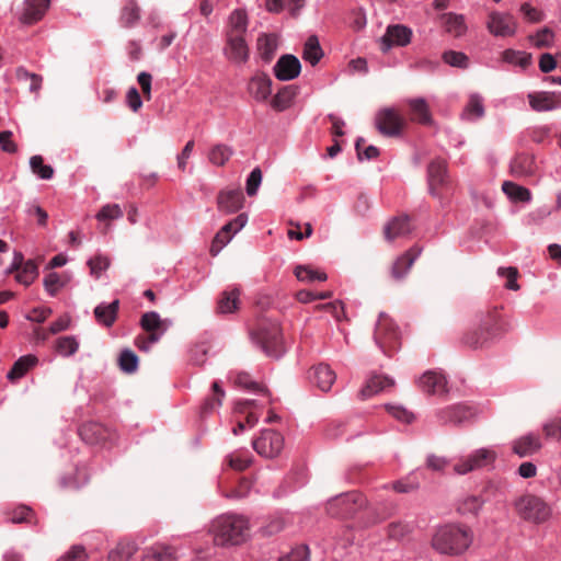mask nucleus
<instances>
[{"mask_svg": "<svg viewBox=\"0 0 561 561\" xmlns=\"http://www.w3.org/2000/svg\"><path fill=\"white\" fill-rule=\"evenodd\" d=\"M16 272L15 278L19 283L28 286L38 276V267L34 261L23 262L22 253H15L14 260L9 268V273Z\"/></svg>", "mask_w": 561, "mask_h": 561, "instance_id": "nucleus-13", "label": "nucleus"}, {"mask_svg": "<svg viewBox=\"0 0 561 561\" xmlns=\"http://www.w3.org/2000/svg\"><path fill=\"white\" fill-rule=\"evenodd\" d=\"M323 57V50L316 35H311L305 43L302 58L312 66L317 65Z\"/></svg>", "mask_w": 561, "mask_h": 561, "instance_id": "nucleus-38", "label": "nucleus"}, {"mask_svg": "<svg viewBox=\"0 0 561 561\" xmlns=\"http://www.w3.org/2000/svg\"><path fill=\"white\" fill-rule=\"evenodd\" d=\"M472 415V409L463 404L445 408L438 413V416L443 423L451 424H461L470 420Z\"/></svg>", "mask_w": 561, "mask_h": 561, "instance_id": "nucleus-25", "label": "nucleus"}, {"mask_svg": "<svg viewBox=\"0 0 561 561\" xmlns=\"http://www.w3.org/2000/svg\"><path fill=\"white\" fill-rule=\"evenodd\" d=\"M79 435L87 444H99L107 438V430L96 422H88L79 427Z\"/></svg>", "mask_w": 561, "mask_h": 561, "instance_id": "nucleus-27", "label": "nucleus"}, {"mask_svg": "<svg viewBox=\"0 0 561 561\" xmlns=\"http://www.w3.org/2000/svg\"><path fill=\"white\" fill-rule=\"evenodd\" d=\"M420 388L428 394H443L447 391V380L438 371L428 370L419 379Z\"/></svg>", "mask_w": 561, "mask_h": 561, "instance_id": "nucleus-18", "label": "nucleus"}, {"mask_svg": "<svg viewBox=\"0 0 561 561\" xmlns=\"http://www.w3.org/2000/svg\"><path fill=\"white\" fill-rule=\"evenodd\" d=\"M145 559L153 561H175L174 549L170 546L154 545L146 550Z\"/></svg>", "mask_w": 561, "mask_h": 561, "instance_id": "nucleus-40", "label": "nucleus"}, {"mask_svg": "<svg viewBox=\"0 0 561 561\" xmlns=\"http://www.w3.org/2000/svg\"><path fill=\"white\" fill-rule=\"evenodd\" d=\"M488 30L495 36H510L515 32V21L512 15L492 12L486 23Z\"/></svg>", "mask_w": 561, "mask_h": 561, "instance_id": "nucleus-15", "label": "nucleus"}, {"mask_svg": "<svg viewBox=\"0 0 561 561\" xmlns=\"http://www.w3.org/2000/svg\"><path fill=\"white\" fill-rule=\"evenodd\" d=\"M140 325L148 333V336H138L136 339V345L140 350L147 351L150 345L157 343L161 335L167 331L168 321L162 320L157 312L150 311L141 316Z\"/></svg>", "mask_w": 561, "mask_h": 561, "instance_id": "nucleus-7", "label": "nucleus"}, {"mask_svg": "<svg viewBox=\"0 0 561 561\" xmlns=\"http://www.w3.org/2000/svg\"><path fill=\"white\" fill-rule=\"evenodd\" d=\"M496 459V453L493 449L480 448L472 454L460 458L454 465V472L457 474H467L491 466Z\"/></svg>", "mask_w": 561, "mask_h": 561, "instance_id": "nucleus-8", "label": "nucleus"}, {"mask_svg": "<svg viewBox=\"0 0 561 561\" xmlns=\"http://www.w3.org/2000/svg\"><path fill=\"white\" fill-rule=\"evenodd\" d=\"M30 165L32 171L43 180H49L54 175V169L48 164H44L42 156H33L30 160Z\"/></svg>", "mask_w": 561, "mask_h": 561, "instance_id": "nucleus-47", "label": "nucleus"}, {"mask_svg": "<svg viewBox=\"0 0 561 561\" xmlns=\"http://www.w3.org/2000/svg\"><path fill=\"white\" fill-rule=\"evenodd\" d=\"M118 306V300H114L108 305L101 304L96 306L94 309V316L98 322L105 327H111L116 320Z\"/></svg>", "mask_w": 561, "mask_h": 561, "instance_id": "nucleus-35", "label": "nucleus"}, {"mask_svg": "<svg viewBox=\"0 0 561 561\" xmlns=\"http://www.w3.org/2000/svg\"><path fill=\"white\" fill-rule=\"evenodd\" d=\"M123 216V210L117 204L104 205L96 214V219L100 221L117 219Z\"/></svg>", "mask_w": 561, "mask_h": 561, "instance_id": "nucleus-57", "label": "nucleus"}, {"mask_svg": "<svg viewBox=\"0 0 561 561\" xmlns=\"http://www.w3.org/2000/svg\"><path fill=\"white\" fill-rule=\"evenodd\" d=\"M551 514V507L541 497L528 496V523L545 524Z\"/></svg>", "mask_w": 561, "mask_h": 561, "instance_id": "nucleus-20", "label": "nucleus"}, {"mask_svg": "<svg viewBox=\"0 0 561 561\" xmlns=\"http://www.w3.org/2000/svg\"><path fill=\"white\" fill-rule=\"evenodd\" d=\"M232 156V149L226 145H216L214 146L209 153L208 159L209 161L218 167H222L226 164V162L230 159Z\"/></svg>", "mask_w": 561, "mask_h": 561, "instance_id": "nucleus-43", "label": "nucleus"}, {"mask_svg": "<svg viewBox=\"0 0 561 561\" xmlns=\"http://www.w3.org/2000/svg\"><path fill=\"white\" fill-rule=\"evenodd\" d=\"M254 340L268 356L279 357L284 353L282 332L277 323H262L254 333Z\"/></svg>", "mask_w": 561, "mask_h": 561, "instance_id": "nucleus-6", "label": "nucleus"}, {"mask_svg": "<svg viewBox=\"0 0 561 561\" xmlns=\"http://www.w3.org/2000/svg\"><path fill=\"white\" fill-rule=\"evenodd\" d=\"M244 196L240 188L224 190L217 196V206L220 211L232 214L243 207Z\"/></svg>", "mask_w": 561, "mask_h": 561, "instance_id": "nucleus-16", "label": "nucleus"}, {"mask_svg": "<svg viewBox=\"0 0 561 561\" xmlns=\"http://www.w3.org/2000/svg\"><path fill=\"white\" fill-rule=\"evenodd\" d=\"M137 546L133 541H121L108 552L107 561H129L137 552Z\"/></svg>", "mask_w": 561, "mask_h": 561, "instance_id": "nucleus-37", "label": "nucleus"}, {"mask_svg": "<svg viewBox=\"0 0 561 561\" xmlns=\"http://www.w3.org/2000/svg\"><path fill=\"white\" fill-rule=\"evenodd\" d=\"M420 253L421 249L417 247H413L410 250H408L404 254L399 256L392 265L391 276L396 280H401L407 275L409 270L412 267L414 261L417 259Z\"/></svg>", "mask_w": 561, "mask_h": 561, "instance_id": "nucleus-24", "label": "nucleus"}, {"mask_svg": "<svg viewBox=\"0 0 561 561\" xmlns=\"http://www.w3.org/2000/svg\"><path fill=\"white\" fill-rule=\"evenodd\" d=\"M472 529L463 524L449 523L438 526L432 534L430 546L440 556H463L473 543Z\"/></svg>", "mask_w": 561, "mask_h": 561, "instance_id": "nucleus-1", "label": "nucleus"}, {"mask_svg": "<svg viewBox=\"0 0 561 561\" xmlns=\"http://www.w3.org/2000/svg\"><path fill=\"white\" fill-rule=\"evenodd\" d=\"M254 403V400H243L237 402L234 407L237 413H247L245 423L249 426H254L259 421V416L255 413L249 412V409H251Z\"/></svg>", "mask_w": 561, "mask_h": 561, "instance_id": "nucleus-54", "label": "nucleus"}, {"mask_svg": "<svg viewBox=\"0 0 561 561\" xmlns=\"http://www.w3.org/2000/svg\"><path fill=\"white\" fill-rule=\"evenodd\" d=\"M9 519H10V522H12L14 524H19V523H28V524L36 523L32 508H30V507H27L25 505H21V506L14 508L9 514Z\"/></svg>", "mask_w": 561, "mask_h": 561, "instance_id": "nucleus-48", "label": "nucleus"}, {"mask_svg": "<svg viewBox=\"0 0 561 561\" xmlns=\"http://www.w3.org/2000/svg\"><path fill=\"white\" fill-rule=\"evenodd\" d=\"M79 344L73 336H62L56 342V351L62 356H71L78 351Z\"/></svg>", "mask_w": 561, "mask_h": 561, "instance_id": "nucleus-51", "label": "nucleus"}, {"mask_svg": "<svg viewBox=\"0 0 561 561\" xmlns=\"http://www.w3.org/2000/svg\"><path fill=\"white\" fill-rule=\"evenodd\" d=\"M279 561H309V549L307 546H298L282 557Z\"/></svg>", "mask_w": 561, "mask_h": 561, "instance_id": "nucleus-64", "label": "nucleus"}, {"mask_svg": "<svg viewBox=\"0 0 561 561\" xmlns=\"http://www.w3.org/2000/svg\"><path fill=\"white\" fill-rule=\"evenodd\" d=\"M248 28V16L243 10H234L229 16L227 37L243 36Z\"/></svg>", "mask_w": 561, "mask_h": 561, "instance_id": "nucleus-31", "label": "nucleus"}, {"mask_svg": "<svg viewBox=\"0 0 561 561\" xmlns=\"http://www.w3.org/2000/svg\"><path fill=\"white\" fill-rule=\"evenodd\" d=\"M427 179L430 192L433 196L439 197V190L448 185L447 162L436 158L427 167Z\"/></svg>", "mask_w": 561, "mask_h": 561, "instance_id": "nucleus-11", "label": "nucleus"}, {"mask_svg": "<svg viewBox=\"0 0 561 561\" xmlns=\"http://www.w3.org/2000/svg\"><path fill=\"white\" fill-rule=\"evenodd\" d=\"M446 31L456 36L459 37L466 32V24L462 15H457L449 13L446 15Z\"/></svg>", "mask_w": 561, "mask_h": 561, "instance_id": "nucleus-46", "label": "nucleus"}, {"mask_svg": "<svg viewBox=\"0 0 561 561\" xmlns=\"http://www.w3.org/2000/svg\"><path fill=\"white\" fill-rule=\"evenodd\" d=\"M412 31L401 24L389 25L381 37L380 49L388 51L392 46H407L411 42Z\"/></svg>", "mask_w": 561, "mask_h": 561, "instance_id": "nucleus-12", "label": "nucleus"}, {"mask_svg": "<svg viewBox=\"0 0 561 561\" xmlns=\"http://www.w3.org/2000/svg\"><path fill=\"white\" fill-rule=\"evenodd\" d=\"M503 192L513 202H525L526 201V188L517 185L514 182L505 181L502 184Z\"/></svg>", "mask_w": 561, "mask_h": 561, "instance_id": "nucleus-50", "label": "nucleus"}, {"mask_svg": "<svg viewBox=\"0 0 561 561\" xmlns=\"http://www.w3.org/2000/svg\"><path fill=\"white\" fill-rule=\"evenodd\" d=\"M284 446L283 436L273 430H265L261 436L253 440L254 450L267 458H273L279 455Z\"/></svg>", "mask_w": 561, "mask_h": 561, "instance_id": "nucleus-10", "label": "nucleus"}, {"mask_svg": "<svg viewBox=\"0 0 561 561\" xmlns=\"http://www.w3.org/2000/svg\"><path fill=\"white\" fill-rule=\"evenodd\" d=\"M213 389V397L206 399L202 407V413L207 414L209 412H213L218 407L221 405L222 398L225 397V391L221 389L219 383L215 381L211 386Z\"/></svg>", "mask_w": 561, "mask_h": 561, "instance_id": "nucleus-45", "label": "nucleus"}, {"mask_svg": "<svg viewBox=\"0 0 561 561\" xmlns=\"http://www.w3.org/2000/svg\"><path fill=\"white\" fill-rule=\"evenodd\" d=\"M505 331L496 309L489 310L481 319L479 328L468 331L462 336V343L471 350L488 347Z\"/></svg>", "mask_w": 561, "mask_h": 561, "instance_id": "nucleus-3", "label": "nucleus"}, {"mask_svg": "<svg viewBox=\"0 0 561 561\" xmlns=\"http://www.w3.org/2000/svg\"><path fill=\"white\" fill-rule=\"evenodd\" d=\"M297 87L286 85L283 87L272 99L271 106L278 112L285 111L290 107L294 99L297 95Z\"/></svg>", "mask_w": 561, "mask_h": 561, "instance_id": "nucleus-30", "label": "nucleus"}, {"mask_svg": "<svg viewBox=\"0 0 561 561\" xmlns=\"http://www.w3.org/2000/svg\"><path fill=\"white\" fill-rule=\"evenodd\" d=\"M277 36L275 34H261L257 38V50L261 58L270 62L277 50Z\"/></svg>", "mask_w": 561, "mask_h": 561, "instance_id": "nucleus-33", "label": "nucleus"}, {"mask_svg": "<svg viewBox=\"0 0 561 561\" xmlns=\"http://www.w3.org/2000/svg\"><path fill=\"white\" fill-rule=\"evenodd\" d=\"M49 7V0H26L21 21L25 24H33L39 21Z\"/></svg>", "mask_w": 561, "mask_h": 561, "instance_id": "nucleus-28", "label": "nucleus"}, {"mask_svg": "<svg viewBox=\"0 0 561 561\" xmlns=\"http://www.w3.org/2000/svg\"><path fill=\"white\" fill-rule=\"evenodd\" d=\"M138 357L137 355L129 351H123L119 356V367L125 373H134L137 369Z\"/></svg>", "mask_w": 561, "mask_h": 561, "instance_id": "nucleus-53", "label": "nucleus"}, {"mask_svg": "<svg viewBox=\"0 0 561 561\" xmlns=\"http://www.w3.org/2000/svg\"><path fill=\"white\" fill-rule=\"evenodd\" d=\"M273 71L278 80L289 81L299 76L301 71V64L296 56L286 54L278 58Z\"/></svg>", "mask_w": 561, "mask_h": 561, "instance_id": "nucleus-14", "label": "nucleus"}, {"mask_svg": "<svg viewBox=\"0 0 561 561\" xmlns=\"http://www.w3.org/2000/svg\"><path fill=\"white\" fill-rule=\"evenodd\" d=\"M530 106L538 112L552 111L559 106L553 93L540 92L528 94Z\"/></svg>", "mask_w": 561, "mask_h": 561, "instance_id": "nucleus-34", "label": "nucleus"}, {"mask_svg": "<svg viewBox=\"0 0 561 561\" xmlns=\"http://www.w3.org/2000/svg\"><path fill=\"white\" fill-rule=\"evenodd\" d=\"M239 296L240 293L237 288L224 291L218 300V312L230 313L236 311L239 306Z\"/></svg>", "mask_w": 561, "mask_h": 561, "instance_id": "nucleus-39", "label": "nucleus"}, {"mask_svg": "<svg viewBox=\"0 0 561 561\" xmlns=\"http://www.w3.org/2000/svg\"><path fill=\"white\" fill-rule=\"evenodd\" d=\"M375 126L381 135L397 137L405 128L407 121L398 111L387 107L377 113Z\"/></svg>", "mask_w": 561, "mask_h": 561, "instance_id": "nucleus-9", "label": "nucleus"}, {"mask_svg": "<svg viewBox=\"0 0 561 561\" xmlns=\"http://www.w3.org/2000/svg\"><path fill=\"white\" fill-rule=\"evenodd\" d=\"M367 504L365 496L358 492L341 494L328 501L325 510L329 515L340 518L354 516Z\"/></svg>", "mask_w": 561, "mask_h": 561, "instance_id": "nucleus-5", "label": "nucleus"}, {"mask_svg": "<svg viewBox=\"0 0 561 561\" xmlns=\"http://www.w3.org/2000/svg\"><path fill=\"white\" fill-rule=\"evenodd\" d=\"M37 364V357L25 355L20 357L8 373V379L11 381L22 378L32 367Z\"/></svg>", "mask_w": 561, "mask_h": 561, "instance_id": "nucleus-36", "label": "nucleus"}, {"mask_svg": "<svg viewBox=\"0 0 561 561\" xmlns=\"http://www.w3.org/2000/svg\"><path fill=\"white\" fill-rule=\"evenodd\" d=\"M208 534L218 547L239 546L250 536V520L244 515L226 513L215 517L208 526Z\"/></svg>", "mask_w": 561, "mask_h": 561, "instance_id": "nucleus-2", "label": "nucleus"}, {"mask_svg": "<svg viewBox=\"0 0 561 561\" xmlns=\"http://www.w3.org/2000/svg\"><path fill=\"white\" fill-rule=\"evenodd\" d=\"M335 378V373L325 364H319L309 370V379L322 391H329Z\"/></svg>", "mask_w": 561, "mask_h": 561, "instance_id": "nucleus-23", "label": "nucleus"}, {"mask_svg": "<svg viewBox=\"0 0 561 561\" xmlns=\"http://www.w3.org/2000/svg\"><path fill=\"white\" fill-rule=\"evenodd\" d=\"M413 530V526L407 522L397 520L392 522L387 526V535L393 540H401L410 535Z\"/></svg>", "mask_w": 561, "mask_h": 561, "instance_id": "nucleus-44", "label": "nucleus"}, {"mask_svg": "<svg viewBox=\"0 0 561 561\" xmlns=\"http://www.w3.org/2000/svg\"><path fill=\"white\" fill-rule=\"evenodd\" d=\"M91 274L99 278L102 271L107 270L110 266V260L103 255H96L88 261Z\"/></svg>", "mask_w": 561, "mask_h": 561, "instance_id": "nucleus-62", "label": "nucleus"}, {"mask_svg": "<svg viewBox=\"0 0 561 561\" xmlns=\"http://www.w3.org/2000/svg\"><path fill=\"white\" fill-rule=\"evenodd\" d=\"M140 7L136 0H126L119 15V23L124 27H133L140 20Z\"/></svg>", "mask_w": 561, "mask_h": 561, "instance_id": "nucleus-32", "label": "nucleus"}, {"mask_svg": "<svg viewBox=\"0 0 561 561\" xmlns=\"http://www.w3.org/2000/svg\"><path fill=\"white\" fill-rule=\"evenodd\" d=\"M483 501L476 495H468L459 501L457 511L462 515L476 516L482 507Z\"/></svg>", "mask_w": 561, "mask_h": 561, "instance_id": "nucleus-41", "label": "nucleus"}, {"mask_svg": "<svg viewBox=\"0 0 561 561\" xmlns=\"http://www.w3.org/2000/svg\"><path fill=\"white\" fill-rule=\"evenodd\" d=\"M394 380L388 376L373 375L359 391V397L365 400L382 391L393 388Z\"/></svg>", "mask_w": 561, "mask_h": 561, "instance_id": "nucleus-21", "label": "nucleus"}, {"mask_svg": "<svg viewBox=\"0 0 561 561\" xmlns=\"http://www.w3.org/2000/svg\"><path fill=\"white\" fill-rule=\"evenodd\" d=\"M374 339L386 355H390L400 346V332L393 320L381 312L378 317Z\"/></svg>", "mask_w": 561, "mask_h": 561, "instance_id": "nucleus-4", "label": "nucleus"}, {"mask_svg": "<svg viewBox=\"0 0 561 561\" xmlns=\"http://www.w3.org/2000/svg\"><path fill=\"white\" fill-rule=\"evenodd\" d=\"M497 273L500 276L505 277V288L510 290H518L520 288L517 284L518 271L516 267H500Z\"/></svg>", "mask_w": 561, "mask_h": 561, "instance_id": "nucleus-55", "label": "nucleus"}, {"mask_svg": "<svg viewBox=\"0 0 561 561\" xmlns=\"http://www.w3.org/2000/svg\"><path fill=\"white\" fill-rule=\"evenodd\" d=\"M252 483L247 478L239 479L236 485H228L225 478H221L219 481V488L225 497L228 499H242L245 497L250 490Z\"/></svg>", "mask_w": 561, "mask_h": 561, "instance_id": "nucleus-29", "label": "nucleus"}, {"mask_svg": "<svg viewBox=\"0 0 561 561\" xmlns=\"http://www.w3.org/2000/svg\"><path fill=\"white\" fill-rule=\"evenodd\" d=\"M295 276L301 282H324L328 276L324 272L312 270L308 265H299L295 268Z\"/></svg>", "mask_w": 561, "mask_h": 561, "instance_id": "nucleus-42", "label": "nucleus"}, {"mask_svg": "<svg viewBox=\"0 0 561 561\" xmlns=\"http://www.w3.org/2000/svg\"><path fill=\"white\" fill-rule=\"evenodd\" d=\"M502 60L510 65L518 66L526 69V55L514 49H506L502 53Z\"/></svg>", "mask_w": 561, "mask_h": 561, "instance_id": "nucleus-58", "label": "nucleus"}, {"mask_svg": "<svg viewBox=\"0 0 561 561\" xmlns=\"http://www.w3.org/2000/svg\"><path fill=\"white\" fill-rule=\"evenodd\" d=\"M554 34L551 28L543 27L537 32L535 36H528V43L534 44L538 48L548 47L552 44Z\"/></svg>", "mask_w": 561, "mask_h": 561, "instance_id": "nucleus-52", "label": "nucleus"}, {"mask_svg": "<svg viewBox=\"0 0 561 561\" xmlns=\"http://www.w3.org/2000/svg\"><path fill=\"white\" fill-rule=\"evenodd\" d=\"M227 58L237 64L247 62L249 59V47L243 36L227 37L225 49Z\"/></svg>", "mask_w": 561, "mask_h": 561, "instance_id": "nucleus-22", "label": "nucleus"}, {"mask_svg": "<svg viewBox=\"0 0 561 561\" xmlns=\"http://www.w3.org/2000/svg\"><path fill=\"white\" fill-rule=\"evenodd\" d=\"M443 59L446 64L458 68H467L469 62L468 57L463 53L454 50L444 53Z\"/></svg>", "mask_w": 561, "mask_h": 561, "instance_id": "nucleus-59", "label": "nucleus"}, {"mask_svg": "<svg viewBox=\"0 0 561 561\" xmlns=\"http://www.w3.org/2000/svg\"><path fill=\"white\" fill-rule=\"evenodd\" d=\"M234 383L238 387H241L247 390L255 391V392H262L264 394H268V390L260 385L256 381H253L250 377V375L245 373H240L236 376Z\"/></svg>", "mask_w": 561, "mask_h": 561, "instance_id": "nucleus-49", "label": "nucleus"}, {"mask_svg": "<svg viewBox=\"0 0 561 561\" xmlns=\"http://www.w3.org/2000/svg\"><path fill=\"white\" fill-rule=\"evenodd\" d=\"M227 462L229 468L232 470L243 471L250 466L251 460L250 458L244 457L241 453H232L227 456Z\"/></svg>", "mask_w": 561, "mask_h": 561, "instance_id": "nucleus-61", "label": "nucleus"}, {"mask_svg": "<svg viewBox=\"0 0 561 561\" xmlns=\"http://www.w3.org/2000/svg\"><path fill=\"white\" fill-rule=\"evenodd\" d=\"M285 528V520L282 517L274 516L266 520L262 526L261 533L264 536H273L280 533Z\"/></svg>", "mask_w": 561, "mask_h": 561, "instance_id": "nucleus-56", "label": "nucleus"}, {"mask_svg": "<svg viewBox=\"0 0 561 561\" xmlns=\"http://www.w3.org/2000/svg\"><path fill=\"white\" fill-rule=\"evenodd\" d=\"M409 107V118L411 122L422 125H431L433 123L432 113L427 102L422 99H410L407 101Z\"/></svg>", "mask_w": 561, "mask_h": 561, "instance_id": "nucleus-19", "label": "nucleus"}, {"mask_svg": "<svg viewBox=\"0 0 561 561\" xmlns=\"http://www.w3.org/2000/svg\"><path fill=\"white\" fill-rule=\"evenodd\" d=\"M248 89L256 101H266L272 92V80L265 73H257L250 80Z\"/></svg>", "mask_w": 561, "mask_h": 561, "instance_id": "nucleus-26", "label": "nucleus"}, {"mask_svg": "<svg viewBox=\"0 0 561 561\" xmlns=\"http://www.w3.org/2000/svg\"><path fill=\"white\" fill-rule=\"evenodd\" d=\"M413 230L411 219L408 215H400L393 217L387 222L383 228V236L388 241H393L397 238H404Z\"/></svg>", "mask_w": 561, "mask_h": 561, "instance_id": "nucleus-17", "label": "nucleus"}, {"mask_svg": "<svg viewBox=\"0 0 561 561\" xmlns=\"http://www.w3.org/2000/svg\"><path fill=\"white\" fill-rule=\"evenodd\" d=\"M262 182V171L260 168H255L250 173L248 180H247V194L249 196H254L257 193V190L260 187V184Z\"/></svg>", "mask_w": 561, "mask_h": 561, "instance_id": "nucleus-63", "label": "nucleus"}, {"mask_svg": "<svg viewBox=\"0 0 561 561\" xmlns=\"http://www.w3.org/2000/svg\"><path fill=\"white\" fill-rule=\"evenodd\" d=\"M385 408L389 414L401 422L411 423L414 420L413 413L401 405L386 404Z\"/></svg>", "mask_w": 561, "mask_h": 561, "instance_id": "nucleus-60", "label": "nucleus"}]
</instances>
